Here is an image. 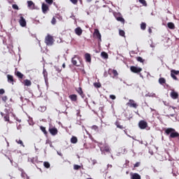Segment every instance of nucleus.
I'll use <instances>...</instances> for the list:
<instances>
[{"label": "nucleus", "instance_id": "49", "mask_svg": "<svg viewBox=\"0 0 179 179\" xmlns=\"http://www.w3.org/2000/svg\"><path fill=\"white\" fill-rule=\"evenodd\" d=\"M71 3H73V5H77L78 3V0H70Z\"/></svg>", "mask_w": 179, "mask_h": 179}, {"label": "nucleus", "instance_id": "17", "mask_svg": "<svg viewBox=\"0 0 179 179\" xmlns=\"http://www.w3.org/2000/svg\"><path fill=\"white\" fill-rule=\"evenodd\" d=\"M76 92L81 96L82 99H85V94H83V91L82 90V87H79L76 90Z\"/></svg>", "mask_w": 179, "mask_h": 179}, {"label": "nucleus", "instance_id": "5", "mask_svg": "<svg viewBox=\"0 0 179 179\" xmlns=\"http://www.w3.org/2000/svg\"><path fill=\"white\" fill-rule=\"evenodd\" d=\"M130 71L131 72H133L134 73H139L142 72V68L131 66L130 67Z\"/></svg>", "mask_w": 179, "mask_h": 179}, {"label": "nucleus", "instance_id": "46", "mask_svg": "<svg viewBox=\"0 0 179 179\" xmlns=\"http://www.w3.org/2000/svg\"><path fill=\"white\" fill-rule=\"evenodd\" d=\"M13 8L18 10L19 6H17V5H16V4H13Z\"/></svg>", "mask_w": 179, "mask_h": 179}, {"label": "nucleus", "instance_id": "25", "mask_svg": "<svg viewBox=\"0 0 179 179\" xmlns=\"http://www.w3.org/2000/svg\"><path fill=\"white\" fill-rule=\"evenodd\" d=\"M43 75L44 79L48 78V73H47V70H45V69H43Z\"/></svg>", "mask_w": 179, "mask_h": 179}, {"label": "nucleus", "instance_id": "16", "mask_svg": "<svg viewBox=\"0 0 179 179\" xmlns=\"http://www.w3.org/2000/svg\"><path fill=\"white\" fill-rule=\"evenodd\" d=\"M70 100L71 101H78V95L77 94H71L69 96Z\"/></svg>", "mask_w": 179, "mask_h": 179}, {"label": "nucleus", "instance_id": "52", "mask_svg": "<svg viewBox=\"0 0 179 179\" xmlns=\"http://www.w3.org/2000/svg\"><path fill=\"white\" fill-rule=\"evenodd\" d=\"M110 99H111L112 100H115V95H110Z\"/></svg>", "mask_w": 179, "mask_h": 179}, {"label": "nucleus", "instance_id": "39", "mask_svg": "<svg viewBox=\"0 0 179 179\" xmlns=\"http://www.w3.org/2000/svg\"><path fill=\"white\" fill-rule=\"evenodd\" d=\"M171 76L172 78L174 79V80H178V78H177V76H176V75L173 74V73H171Z\"/></svg>", "mask_w": 179, "mask_h": 179}, {"label": "nucleus", "instance_id": "18", "mask_svg": "<svg viewBox=\"0 0 179 179\" xmlns=\"http://www.w3.org/2000/svg\"><path fill=\"white\" fill-rule=\"evenodd\" d=\"M20 171H21V176L23 178L27 177V179H30V178L29 176H27V174H26V173H24V171H23L22 169H19Z\"/></svg>", "mask_w": 179, "mask_h": 179}, {"label": "nucleus", "instance_id": "7", "mask_svg": "<svg viewBox=\"0 0 179 179\" xmlns=\"http://www.w3.org/2000/svg\"><path fill=\"white\" fill-rule=\"evenodd\" d=\"M127 105L129 106V107H132L133 108H138V104H136V103H135V101H134L132 99L129 100Z\"/></svg>", "mask_w": 179, "mask_h": 179}, {"label": "nucleus", "instance_id": "37", "mask_svg": "<svg viewBox=\"0 0 179 179\" xmlns=\"http://www.w3.org/2000/svg\"><path fill=\"white\" fill-rule=\"evenodd\" d=\"M41 130L42 131V132H43V134H45V135H47V130H45V127L41 126Z\"/></svg>", "mask_w": 179, "mask_h": 179}, {"label": "nucleus", "instance_id": "28", "mask_svg": "<svg viewBox=\"0 0 179 179\" xmlns=\"http://www.w3.org/2000/svg\"><path fill=\"white\" fill-rule=\"evenodd\" d=\"M168 27H169V29H175L176 26L174 25V23L169 22L168 23Z\"/></svg>", "mask_w": 179, "mask_h": 179}, {"label": "nucleus", "instance_id": "23", "mask_svg": "<svg viewBox=\"0 0 179 179\" xmlns=\"http://www.w3.org/2000/svg\"><path fill=\"white\" fill-rule=\"evenodd\" d=\"M115 125H116L117 128H120V129H124V127L120 124V122L118 121L115 122Z\"/></svg>", "mask_w": 179, "mask_h": 179}, {"label": "nucleus", "instance_id": "15", "mask_svg": "<svg viewBox=\"0 0 179 179\" xmlns=\"http://www.w3.org/2000/svg\"><path fill=\"white\" fill-rule=\"evenodd\" d=\"M75 33L76 34H77V36H82V33H83L82 28L80 27L76 28Z\"/></svg>", "mask_w": 179, "mask_h": 179}, {"label": "nucleus", "instance_id": "57", "mask_svg": "<svg viewBox=\"0 0 179 179\" xmlns=\"http://www.w3.org/2000/svg\"><path fill=\"white\" fill-rule=\"evenodd\" d=\"M17 129H22V126L20 124H19L18 126H17Z\"/></svg>", "mask_w": 179, "mask_h": 179}, {"label": "nucleus", "instance_id": "13", "mask_svg": "<svg viewBox=\"0 0 179 179\" xmlns=\"http://www.w3.org/2000/svg\"><path fill=\"white\" fill-rule=\"evenodd\" d=\"M7 79L8 83H11V85H14L15 80L13 79V76L7 75Z\"/></svg>", "mask_w": 179, "mask_h": 179}, {"label": "nucleus", "instance_id": "35", "mask_svg": "<svg viewBox=\"0 0 179 179\" xmlns=\"http://www.w3.org/2000/svg\"><path fill=\"white\" fill-rule=\"evenodd\" d=\"M43 166H44V167H45V169H50V164L47 162H45L43 163Z\"/></svg>", "mask_w": 179, "mask_h": 179}, {"label": "nucleus", "instance_id": "51", "mask_svg": "<svg viewBox=\"0 0 179 179\" xmlns=\"http://www.w3.org/2000/svg\"><path fill=\"white\" fill-rule=\"evenodd\" d=\"M2 100H3V101L6 102V101L8 100V96H3Z\"/></svg>", "mask_w": 179, "mask_h": 179}, {"label": "nucleus", "instance_id": "48", "mask_svg": "<svg viewBox=\"0 0 179 179\" xmlns=\"http://www.w3.org/2000/svg\"><path fill=\"white\" fill-rule=\"evenodd\" d=\"M140 3H142L143 5H146V1L145 0H138Z\"/></svg>", "mask_w": 179, "mask_h": 179}, {"label": "nucleus", "instance_id": "10", "mask_svg": "<svg viewBox=\"0 0 179 179\" xmlns=\"http://www.w3.org/2000/svg\"><path fill=\"white\" fill-rule=\"evenodd\" d=\"M49 132L53 136H55L58 134V129L57 128L53 127V128H50L49 129Z\"/></svg>", "mask_w": 179, "mask_h": 179}, {"label": "nucleus", "instance_id": "54", "mask_svg": "<svg viewBox=\"0 0 179 179\" xmlns=\"http://www.w3.org/2000/svg\"><path fill=\"white\" fill-rule=\"evenodd\" d=\"M5 93V90L1 89L0 90V94H3Z\"/></svg>", "mask_w": 179, "mask_h": 179}, {"label": "nucleus", "instance_id": "24", "mask_svg": "<svg viewBox=\"0 0 179 179\" xmlns=\"http://www.w3.org/2000/svg\"><path fill=\"white\" fill-rule=\"evenodd\" d=\"M159 85H164L166 83V79L164 78H160L159 79Z\"/></svg>", "mask_w": 179, "mask_h": 179}, {"label": "nucleus", "instance_id": "34", "mask_svg": "<svg viewBox=\"0 0 179 179\" xmlns=\"http://www.w3.org/2000/svg\"><path fill=\"white\" fill-rule=\"evenodd\" d=\"M91 128L94 129V131H96V132H99V127L96 125H93Z\"/></svg>", "mask_w": 179, "mask_h": 179}, {"label": "nucleus", "instance_id": "38", "mask_svg": "<svg viewBox=\"0 0 179 179\" xmlns=\"http://www.w3.org/2000/svg\"><path fill=\"white\" fill-rule=\"evenodd\" d=\"M136 59H137V61H138V62H141V63L145 62V60L143 59V58L141 57H138L136 58Z\"/></svg>", "mask_w": 179, "mask_h": 179}, {"label": "nucleus", "instance_id": "1", "mask_svg": "<svg viewBox=\"0 0 179 179\" xmlns=\"http://www.w3.org/2000/svg\"><path fill=\"white\" fill-rule=\"evenodd\" d=\"M99 147L101 152V155H111V149L107 143L103 144L102 143H99Z\"/></svg>", "mask_w": 179, "mask_h": 179}, {"label": "nucleus", "instance_id": "21", "mask_svg": "<svg viewBox=\"0 0 179 179\" xmlns=\"http://www.w3.org/2000/svg\"><path fill=\"white\" fill-rule=\"evenodd\" d=\"M77 57H78V56L74 55V57L72 58L71 62H72L73 65H76L78 64V62L76 60Z\"/></svg>", "mask_w": 179, "mask_h": 179}, {"label": "nucleus", "instance_id": "61", "mask_svg": "<svg viewBox=\"0 0 179 179\" xmlns=\"http://www.w3.org/2000/svg\"><path fill=\"white\" fill-rule=\"evenodd\" d=\"M150 47H151L152 48H155V45H153V44H151V45H150Z\"/></svg>", "mask_w": 179, "mask_h": 179}, {"label": "nucleus", "instance_id": "44", "mask_svg": "<svg viewBox=\"0 0 179 179\" xmlns=\"http://www.w3.org/2000/svg\"><path fill=\"white\" fill-rule=\"evenodd\" d=\"M73 169L75 170H79V169H80V166L76 164V165L73 166Z\"/></svg>", "mask_w": 179, "mask_h": 179}, {"label": "nucleus", "instance_id": "8", "mask_svg": "<svg viewBox=\"0 0 179 179\" xmlns=\"http://www.w3.org/2000/svg\"><path fill=\"white\" fill-rule=\"evenodd\" d=\"M170 96L171 99H173V100L178 99V93L174 91V90H172Z\"/></svg>", "mask_w": 179, "mask_h": 179}, {"label": "nucleus", "instance_id": "32", "mask_svg": "<svg viewBox=\"0 0 179 179\" xmlns=\"http://www.w3.org/2000/svg\"><path fill=\"white\" fill-rule=\"evenodd\" d=\"M3 119H4V121H8V122H10L9 120V113L6 114V115L3 117Z\"/></svg>", "mask_w": 179, "mask_h": 179}, {"label": "nucleus", "instance_id": "41", "mask_svg": "<svg viewBox=\"0 0 179 179\" xmlns=\"http://www.w3.org/2000/svg\"><path fill=\"white\" fill-rule=\"evenodd\" d=\"M46 3H48V5H52V2H54V0H45Z\"/></svg>", "mask_w": 179, "mask_h": 179}, {"label": "nucleus", "instance_id": "47", "mask_svg": "<svg viewBox=\"0 0 179 179\" xmlns=\"http://www.w3.org/2000/svg\"><path fill=\"white\" fill-rule=\"evenodd\" d=\"M55 69L57 71V72H61L62 71V69H59V67L58 66H55Z\"/></svg>", "mask_w": 179, "mask_h": 179}, {"label": "nucleus", "instance_id": "11", "mask_svg": "<svg viewBox=\"0 0 179 179\" xmlns=\"http://www.w3.org/2000/svg\"><path fill=\"white\" fill-rule=\"evenodd\" d=\"M50 8H48V6L45 4V3H42V12L43 13H47V11L49 10Z\"/></svg>", "mask_w": 179, "mask_h": 179}, {"label": "nucleus", "instance_id": "20", "mask_svg": "<svg viewBox=\"0 0 179 179\" xmlns=\"http://www.w3.org/2000/svg\"><path fill=\"white\" fill-rule=\"evenodd\" d=\"M24 86H31V81L27 79V80H24Z\"/></svg>", "mask_w": 179, "mask_h": 179}, {"label": "nucleus", "instance_id": "59", "mask_svg": "<svg viewBox=\"0 0 179 179\" xmlns=\"http://www.w3.org/2000/svg\"><path fill=\"white\" fill-rule=\"evenodd\" d=\"M164 106H169V103L166 102V101H163Z\"/></svg>", "mask_w": 179, "mask_h": 179}, {"label": "nucleus", "instance_id": "31", "mask_svg": "<svg viewBox=\"0 0 179 179\" xmlns=\"http://www.w3.org/2000/svg\"><path fill=\"white\" fill-rule=\"evenodd\" d=\"M141 30H145L146 29V23L142 22L141 24Z\"/></svg>", "mask_w": 179, "mask_h": 179}, {"label": "nucleus", "instance_id": "19", "mask_svg": "<svg viewBox=\"0 0 179 179\" xmlns=\"http://www.w3.org/2000/svg\"><path fill=\"white\" fill-rule=\"evenodd\" d=\"M28 8H30V9H34V3L32 1H28Z\"/></svg>", "mask_w": 179, "mask_h": 179}, {"label": "nucleus", "instance_id": "29", "mask_svg": "<svg viewBox=\"0 0 179 179\" xmlns=\"http://www.w3.org/2000/svg\"><path fill=\"white\" fill-rule=\"evenodd\" d=\"M71 143H78V138H76L75 136H73L71 138Z\"/></svg>", "mask_w": 179, "mask_h": 179}, {"label": "nucleus", "instance_id": "3", "mask_svg": "<svg viewBox=\"0 0 179 179\" xmlns=\"http://www.w3.org/2000/svg\"><path fill=\"white\" fill-rule=\"evenodd\" d=\"M45 43L46 45H52L54 44V38L50 34H48L45 38Z\"/></svg>", "mask_w": 179, "mask_h": 179}, {"label": "nucleus", "instance_id": "36", "mask_svg": "<svg viewBox=\"0 0 179 179\" xmlns=\"http://www.w3.org/2000/svg\"><path fill=\"white\" fill-rule=\"evenodd\" d=\"M17 143H18V145H20L21 146H23V148H24V145H23V141L22 140H16Z\"/></svg>", "mask_w": 179, "mask_h": 179}, {"label": "nucleus", "instance_id": "14", "mask_svg": "<svg viewBox=\"0 0 179 179\" xmlns=\"http://www.w3.org/2000/svg\"><path fill=\"white\" fill-rule=\"evenodd\" d=\"M85 61L86 62H92V57L90 56V54L89 53H86L85 55Z\"/></svg>", "mask_w": 179, "mask_h": 179}, {"label": "nucleus", "instance_id": "53", "mask_svg": "<svg viewBox=\"0 0 179 179\" xmlns=\"http://www.w3.org/2000/svg\"><path fill=\"white\" fill-rule=\"evenodd\" d=\"M46 86H48V78H44Z\"/></svg>", "mask_w": 179, "mask_h": 179}, {"label": "nucleus", "instance_id": "63", "mask_svg": "<svg viewBox=\"0 0 179 179\" xmlns=\"http://www.w3.org/2000/svg\"><path fill=\"white\" fill-rule=\"evenodd\" d=\"M65 66H66L65 63H64V64H62V67H63V68H65Z\"/></svg>", "mask_w": 179, "mask_h": 179}, {"label": "nucleus", "instance_id": "42", "mask_svg": "<svg viewBox=\"0 0 179 179\" xmlns=\"http://www.w3.org/2000/svg\"><path fill=\"white\" fill-rule=\"evenodd\" d=\"M94 87H101V84H100L99 83H94Z\"/></svg>", "mask_w": 179, "mask_h": 179}, {"label": "nucleus", "instance_id": "58", "mask_svg": "<svg viewBox=\"0 0 179 179\" xmlns=\"http://www.w3.org/2000/svg\"><path fill=\"white\" fill-rule=\"evenodd\" d=\"M170 108H173V110H176V108H176V107H174V106H170L169 108V110H170Z\"/></svg>", "mask_w": 179, "mask_h": 179}, {"label": "nucleus", "instance_id": "2", "mask_svg": "<svg viewBox=\"0 0 179 179\" xmlns=\"http://www.w3.org/2000/svg\"><path fill=\"white\" fill-rule=\"evenodd\" d=\"M165 134L166 135H170L169 138H178L179 134L178 132L176 131V129L173 128H168L165 130Z\"/></svg>", "mask_w": 179, "mask_h": 179}, {"label": "nucleus", "instance_id": "26", "mask_svg": "<svg viewBox=\"0 0 179 179\" xmlns=\"http://www.w3.org/2000/svg\"><path fill=\"white\" fill-rule=\"evenodd\" d=\"M101 55L102 58H104L105 59H107V58H108V55L106 52H102L101 53Z\"/></svg>", "mask_w": 179, "mask_h": 179}, {"label": "nucleus", "instance_id": "30", "mask_svg": "<svg viewBox=\"0 0 179 179\" xmlns=\"http://www.w3.org/2000/svg\"><path fill=\"white\" fill-rule=\"evenodd\" d=\"M147 97H156V94L153 92H148L146 95Z\"/></svg>", "mask_w": 179, "mask_h": 179}, {"label": "nucleus", "instance_id": "45", "mask_svg": "<svg viewBox=\"0 0 179 179\" xmlns=\"http://www.w3.org/2000/svg\"><path fill=\"white\" fill-rule=\"evenodd\" d=\"M112 73L115 77L118 75V72L117 71V70H113Z\"/></svg>", "mask_w": 179, "mask_h": 179}, {"label": "nucleus", "instance_id": "12", "mask_svg": "<svg viewBox=\"0 0 179 179\" xmlns=\"http://www.w3.org/2000/svg\"><path fill=\"white\" fill-rule=\"evenodd\" d=\"M131 179H141V175H139V173H131Z\"/></svg>", "mask_w": 179, "mask_h": 179}, {"label": "nucleus", "instance_id": "6", "mask_svg": "<svg viewBox=\"0 0 179 179\" xmlns=\"http://www.w3.org/2000/svg\"><path fill=\"white\" fill-rule=\"evenodd\" d=\"M94 36L95 38H98L99 43H101V34H100V31H99V29L94 30Z\"/></svg>", "mask_w": 179, "mask_h": 179}, {"label": "nucleus", "instance_id": "56", "mask_svg": "<svg viewBox=\"0 0 179 179\" xmlns=\"http://www.w3.org/2000/svg\"><path fill=\"white\" fill-rule=\"evenodd\" d=\"M45 143H46V145H47V144L50 145V144L52 143V142L50 141L49 140H47L46 142H45Z\"/></svg>", "mask_w": 179, "mask_h": 179}, {"label": "nucleus", "instance_id": "22", "mask_svg": "<svg viewBox=\"0 0 179 179\" xmlns=\"http://www.w3.org/2000/svg\"><path fill=\"white\" fill-rule=\"evenodd\" d=\"M15 75L16 76H17V78H19L20 79H23V74L22 73H20V71H16L15 72Z\"/></svg>", "mask_w": 179, "mask_h": 179}, {"label": "nucleus", "instance_id": "60", "mask_svg": "<svg viewBox=\"0 0 179 179\" xmlns=\"http://www.w3.org/2000/svg\"><path fill=\"white\" fill-rule=\"evenodd\" d=\"M50 148H52V149H54V145H52V143H51L50 144H49Z\"/></svg>", "mask_w": 179, "mask_h": 179}, {"label": "nucleus", "instance_id": "50", "mask_svg": "<svg viewBox=\"0 0 179 179\" xmlns=\"http://www.w3.org/2000/svg\"><path fill=\"white\" fill-rule=\"evenodd\" d=\"M139 166H141V162H136V163L134 164V168H135V167H139Z\"/></svg>", "mask_w": 179, "mask_h": 179}, {"label": "nucleus", "instance_id": "9", "mask_svg": "<svg viewBox=\"0 0 179 179\" xmlns=\"http://www.w3.org/2000/svg\"><path fill=\"white\" fill-rule=\"evenodd\" d=\"M19 23L22 27H26V24H27L26 20L22 16L20 17Z\"/></svg>", "mask_w": 179, "mask_h": 179}, {"label": "nucleus", "instance_id": "43", "mask_svg": "<svg viewBox=\"0 0 179 179\" xmlns=\"http://www.w3.org/2000/svg\"><path fill=\"white\" fill-rule=\"evenodd\" d=\"M51 23L52 24H56L57 23V20L55 19V17H52V20H51Z\"/></svg>", "mask_w": 179, "mask_h": 179}, {"label": "nucleus", "instance_id": "62", "mask_svg": "<svg viewBox=\"0 0 179 179\" xmlns=\"http://www.w3.org/2000/svg\"><path fill=\"white\" fill-rule=\"evenodd\" d=\"M57 155H59V156H62V153L57 152Z\"/></svg>", "mask_w": 179, "mask_h": 179}, {"label": "nucleus", "instance_id": "40", "mask_svg": "<svg viewBox=\"0 0 179 179\" xmlns=\"http://www.w3.org/2000/svg\"><path fill=\"white\" fill-rule=\"evenodd\" d=\"M171 73H173V75H178L179 71L172 70L171 71Z\"/></svg>", "mask_w": 179, "mask_h": 179}, {"label": "nucleus", "instance_id": "27", "mask_svg": "<svg viewBox=\"0 0 179 179\" xmlns=\"http://www.w3.org/2000/svg\"><path fill=\"white\" fill-rule=\"evenodd\" d=\"M116 20H117V22H121V23H124L125 22V20H124L122 17H116Z\"/></svg>", "mask_w": 179, "mask_h": 179}, {"label": "nucleus", "instance_id": "33", "mask_svg": "<svg viewBox=\"0 0 179 179\" xmlns=\"http://www.w3.org/2000/svg\"><path fill=\"white\" fill-rule=\"evenodd\" d=\"M119 34L120 36H122V37H125V31H124V30H120Z\"/></svg>", "mask_w": 179, "mask_h": 179}, {"label": "nucleus", "instance_id": "64", "mask_svg": "<svg viewBox=\"0 0 179 179\" xmlns=\"http://www.w3.org/2000/svg\"><path fill=\"white\" fill-rule=\"evenodd\" d=\"M108 167H110L111 169V167H113V165L108 164Z\"/></svg>", "mask_w": 179, "mask_h": 179}, {"label": "nucleus", "instance_id": "55", "mask_svg": "<svg viewBox=\"0 0 179 179\" xmlns=\"http://www.w3.org/2000/svg\"><path fill=\"white\" fill-rule=\"evenodd\" d=\"M113 71H114V70L110 69L108 70V74H109V75H111V73H113Z\"/></svg>", "mask_w": 179, "mask_h": 179}, {"label": "nucleus", "instance_id": "4", "mask_svg": "<svg viewBox=\"0 0 179 179\" xmlns=\"http://www.w3.org/2000/svg\"><path fill=\"white\" fill-rule=\"evenodd\" d=\"M138 127L140 129H146V128H148V122L145 120H141L138 122Z\"/></svg>", "mask_w": 179, "mask_h": 179}]
</instances>
